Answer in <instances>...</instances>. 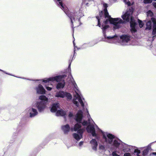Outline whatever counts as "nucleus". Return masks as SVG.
Returning a JSON list of instances; mask_svg holds the SVG:
<instances>
[{
	"label": "nucleus",
	"instance_id": "393cba45",
	"mask_svg": "<svg viewBox=\"0 0 156 156\" xmlns=\"http://www.w3.org/2000/svg\"><path fill=\"white\" fill-rule=\"evenodd\" d=\"M64 97H66L68 99L70 100L72 98V96L70 93L65 92Z\"/></svg>",
	"mask_w": 156,
	"mask_h": 156
},
{
	"label": "nucleus",
	"instance_id": "ea45409f",
	"mask_svg": "<svg viewBox=\"0 0 156 156\" xmlns=\"http://www.w3.org/2000/svg\"><path fill=\"white\" fill-rule=\"evenodd\" d=\"M103 6L104 8V10H105V9H106V10H107V8L108 7V5L107 4L104 3L103 4Z\"/></svg>",
	"mask_w": 156,
	"mask_h": 156
},
{
	"label": "nucleus",
	"instance_id": "412c9836",
	"mask_svg": "<svg viewBox=\"0 0 156 156\" xmlns=\"http://www.w3.org/2000/svg\"><path fill=\"white\" fill-rule=\"evenodd\" d=\"M73 136L74 138L78 141L80 140L83 137L82 135H80L76 133H74L73 134Z\"/></svg>",
	"mask_w": 156,
	"mask_h": 156
},
{
	"label": "nucleus",
	"instance_id": "c85d7f7f",
	"mask_svg": "<svg viewBox=\"0 0 156 156\" xmlns=\"http://www.w3.org/2000/svg\"><path fill=\"white\" fill-rule=\"evenodd\" d=\"M156 34V26H153V31L152 32V35H154L153 36V38L156 36L155 35Z\"/></svg>",
	"mask_w": 156,
	"mask_h": 156
},
{
	"label": "nucleus",
	"instance_id": "bb28decb",
	"mask_svg": "<svg viewBox=\"0 0 156 156\" xmlns=\"http://www.w3.org/2000/svg\"><path fill=\"white\" fill-rule=\"evenodd\" d=\"M78 100L80 102V104H81V105L82 107H83L84 106V104L83 103V101L82 100V98L80 97V96L78 94Z\"/></svg>",
	"mask_w": 156,
	"mask_h": 156
},
{
	"label": "nucleus",
	"instance_id": "6e6d98bb",
	"mask_svg": "<svg viewBox=\"0 0 156 156\" xmlns=\"http://www.w3.org/2000/svg\"><path fill=\"white\" fill-rule=\"evenodd\" d=\"M114 2H115L117 0H113Z\"/></svg>",
	"mask_w": 156,
	"mask_h": 156
},
{
	"label": "nucleus",
	"instance_id": "72a5a7b5",
	"mask_svg": "<svg viewBox=\"0 0 156 156\" xmlns=\"http://www.w3.org/2000/svg\"><path fill=\"white\" fill-rule=\"evenodd\" d=\"M151 20L153 23V26H156V18L152 17Z\"/></svg>",
	"mask_w": 156,
	"mask_h": 156
},
{
	"label": "nucleus",
	"instance_id": "e433bc0d",
	"mask_svg": "<svg viewBox=\"0 0 156 156\" xmlns=\"http://www.w3.org/2000/svg\"><path fill=\"white\" fill-rule=\"evenodd\" d=\"M152 2V0H144V2L145 4L151 3Z\"/></svg>",
	"mask_w": 156,
	"mask_h": 156
},
{
	"label": "nucleus",
	"instance_id": "a878e982",
	"mask_svg": "<svg viewBox=\"0 0 156 156\" xmlns=\"http://www.w3.org/2000/svg\"><path fill=\"white\" fill-rule=\"evenodd\" d=\"M120 145V143L117 140H115L113 143V145L115 147L117 148Z\"/></svg>",
	"mask_w": 156,
	"mask_h": 156
},
{
	"label": "nucleus",
	"instance_id": "423d86ee",
	"mask_svg": "<svg viewBox=\"0 0 156 156\" xmlns=\"http://www.w3.org/2000/svg\"><path fill=\"white\" fill-rule=\"evenodd\" d=\"M83 116V112L81 110L78 111L76 115L75 116L74 119L77 122L79 123H81Z\"/></svg>",
	"mask_w": 156,
	"mask_h": 156
},
{
	"label": "nucleus",
	"instance_id": "c9c22d12",
	"mask_svg": "<svg viewBox=\"0 0 156 156\" xmlns=\"http://www.w3.org/2000/svg\"><path fill=\"white\" fill-rule=\"evenodd\" d=\"M138 23H139V24L140 26V28L142 27L144 25V24L143 23L142 21L140 20H138Z\"/></svg>",
	"mask_w": 156,
	"mask_h": 156
},
{
	"label": "nucleus",
	"instance_id": "dca6fc26",
	"mask_svg": "<svg viewBox=\"0 0 156 156\" xmlns=\"http://www.w3.org/2000/svg\"><path fill=\"white\" fill-rule=\"evenodd\" d=\"M130 37L127 35H122L120 37L121 39L123 41L127 42L130 40Z\"/></svg>",
	"mask_w": 156,
	"mask_h": 156
},
{
	"label": "nucleus",
	"instance_id": "864d4df0",
	"mask_svg": "<svg viewBox=\"0 0 156 156\" xmlns=\"http://www.w3.org/2000/svg\"><path fill=\"white\" fill-rule=\"evenodd\" d=\"M71 64V62H70L69 65V67H68L69 69H70Z\"/></svg>",
	"mask_w": 156,
	"mask_h": 156
},
{
	"label": "nucleus",
	"instance_id": "ddd939ff",
	"mask_svg": "<svg viewBox=\"0 0 156 156\" xmlns=\"http://www.w3.org/2000/svg\"><path fill=\"white\" fill-rule=\"evenodd\" d=\"M63 78V76L59 75L57 76H55L53 77H51L52 81L53 82L54 81H56L57 82L60 81Z\"/></svg>",
	"mask_w": 156,
	"mask_h": 156
},
{
	"label": "nucleus",
	"instance_id": "0eeeda50",
	"mask_svg": "<svg viewBox=\"0 0 156 156\" xmlns=\"http://www.w3.org/2000/svg\"><path fill=\"white\" fill-rule=\"evenodd\" d=\"M86 130L87 132L91 133L93 136H96L95 128L93 125H88L86 128Z\"/></svg>",
	"mask_w": 156,
	"mask_h": 156
},
{
	"label": "nucleus",
	"instance_id": "79ce46f5",
	"mask_svg": "<svg viewBox=\"0 0 156 156\" xmlns=\"http://www.w3.org/2000/svg\"><path fill=\"white\" fill-rule=\"evenodd\" d=\"M112 156H119V155L117 154L116 153V151H114L112 153Z\"/></svg>",
	"mask_w": 156,
	"mask_h": 156
},
{
	"label": "nucleus",
	"instance_id": "2f4dec72",
	"mask_svg": "<svg viewBox=\"0 0 156 156\" xmlns=\"http://www.w3.org/2000/svg\"><path fill=\"white\" fill-rule=\"evenodd\" d=\"M51 77L45 79H44L43 80V82L44 83H47L49 82V81H52Z\"/></svg>",
	"mask_w": 156,
	"mask_h": 156
},
{
	"label": "nucleus",
	"instance_id": "6e6552de",
	"mask_svg": "<svg viewBox=\"0 0 156 156\" xmlns=\"http://www.w3.org/2000/svg\"><path fill=\"white\" fill-rule=\"evenodd\" d=\"M36 90L37 93L38 94H45L46 90L41 84H39L37 87L36 88Z\"/></svg>",
	"mask_w": 156,
	"mask_h": 156
},
{
	"label": "nucleus",
	"instance_id": "1a4fd4ad",
	"mask_svg": "<svg viewBox=\"0 0 156 156\" xmlns=\"http://www.w3.org/2000/svg\"><path fill=\"white\" fill-rule=\"evenodd\" d=\"M28 112H29L30 116V117H34L38 114L37 110L33 108L30 109L28 110Z\"/></svg>",
	"mask_w": 156,
	"mask_h": 156
},
{
	"label": "nucleus",
	"instance_id": "2eb2a0df",
	"mask_svg": "<svg viewBox=\"0 0 156 156\" xmlns=\"http://www.w3.org/2000/svg\"><path fill=\"white\" fill-rule=\"evenodd\" d=\"M65 92L62 91H60L56 93L55 96L56 97L64 98Z\"/></svg>",
	"mask_w": 156,
	"mask_h": 156
},
{
	"label": "nucleus",
	"instance_id": "4c0bfd02",
	"mask_svg": "<svg viewBox=\"0 0 156 156\" xmlns=\"http://www.w3.org/2000/svg\"><path fill=\"white\" fill-rule=\"evenodd\" d=\"M91 0H83V3L85 4L87 6H88V3L87 2H89Z\"/></svg>",
	"mask_w": 156,
	"mask_h": 156
},
{
	"label": "nucleus",
	"instance_id": "f8f14e48",
	"mask_svg": "<svg viewBox=\"0 0 156 156\" xmlns=\"http://www.w3.org/2000/svg\"><path fill=\"white\" fill-rule=\"evenodd\" d=\"M62 128L63 130L64 133L65 134H67L69 131L70 127L69 124H66L65 125L63 126L62 127Z\"/></svg>",
	"mask_w": 156,
	"mask_h": 156
},
{
	"label": "nucleus",
	"instance_id": "6ab92c4d",
	"mask_svg": "<svg viewBox=\"0 0 156 156\" xmlns=\"http://www.w3.org/2000/svg\"><path fill=\"white\" fill-rule=\"evenodd\" d=\"M39 99L41 100V101H43L44 103H47L48 101V98L44 95H41L40 96Z\"/></svg>",
	"mask_w": 156,
	"mask_h": 156
},
{
	"label": "nucleus",
	"instance_id": "9d476101",
	"mask_svg": "<svg viewBox=\"0 0 156 156\" xmlns=\"http://www.w3.org/2000/svg\"><path fill=\"white\" fill-rule=\"evenodd\" d=\"M90 143L92 144V148L93 150L96 151L98 145V142L94 139H93L90 141Z\"/></svg>",
	"mask_w": 156,
	"mask_h": 156
},
{
	"label": "nucleus",
	"instance_id": "f704fd0d",
	"mask_svg": "<svg viewBox=\"0 0 156 156\" xmlns=\"http://www.w3.org/2000/svg\"><path fill=\"white\" fill-rule=\"evenodd\" d=\"M76 99H73V103L77 107H79V103L78 102L76 101Z\"/></svg>",
	"mask_w": 156,
	"mask_h": 156
},
{
	"label": "nucleus",
	"instance_id": "aec40b11",
	"mask_svg": "<svg viewBox=\"0 0 156 156\" xmlns=\"http://www.w3.org/2000/svg\"><path fill=\"white\" fill-rule=\"evenodd\" d=\"M65 82L64 80L63 83H58L56 86V88L57 89H58L61 88H63L65 86Z\"/></svg>",
	"mask_w": 156,
	"mask_h": 156
},
{
	"label": "nucleus",
	"instance_id": "7ed1b4c3",
	"mask_svg": "<svg viewBox=\"0 0 156 156\" xmlns=\"http://www.w3.org/2000/svg\"><path fill=\"white\" fill-rule=\"evenodd\" d=\"M130 27H131L130 31L132 33H134L137 31L136 28V26L137 23L136 22L133 16H131L130 22Z\"/></svg>",
	"mask_w": 156,
	"mask_h": 156
},
{
	"label": "nucleus",
	"instance_id": "473e14b6",
	"mask_svg": "<svg viewBox=\"0 0 156 156\" xmlns=\"http://www.w3.org/2000/svg\"><path fill=\"white\" fill-rule=\"evenodd\" d=\"M153 13L151 10H149L147 12V15L148 16L152 17L153 16Z\"/></svg>",
	"mask_w": 156,
	"mask_h": 156
},
{
	"label": "nucleus",
	"instance_id": "20e7f679",
	"mask_svg": "<svg viewBox=\"0 0 156 156\" xmlns=\"http://www.w3.org/2000/svg\"><path fill=\"white\" fill-rule=\"evenodd\" d=\"M130 12L127 11L122 16V17L123 19L126 21V22H129V21L130 18H131L130 12H131L132 14L133 12L134 9L133 7H131L129 9Z\"/></svg>",
	"mask_w": 156,
	"mask_h": 156
},
{
	"label": "nucleus",
	"instance_id": "4be33fe9",
	"mask_svg": "<svg viewBox=\"0 0 156 156\" xmlns=\"http://www.w3.org/2000/svg\"><path fill=\"white\" fill-rule=\"evenodd\" d=\"M57 115H60L62 116H65L66 114V112L63 110H58L56 112Z\"/></svg>",
	"mask_w": 156,
	"mask_h": 156
},
{
	"label": "nucleus",
	"instance_id": "cd10ccee",
	"mask_svg": "<svg viewBox=\"0 0 156 156\" xmlns=\"http://www.w3.org/2000/svg\"><path fill=\"white\" fill-rule=\"evenodd\" d=\"M107 137L109 139V140H112L115 138V136L112 134L110 133H109L107 135Z\"/></svg>",
	"mask_w": 156,
	"mask_h": 156
},
{
	"label": "nucleus",
	"instance_id": "a211bd4d",
	"mask_svg": "<svg viewBox=\"0 0 156 156\" xmlns=\"http://www.w3.org/2000/svg\"><path fill=\"white\" fill-rule=\"evenodd\" d=\"M58 107V103L54 104L51 108V112H55L57 111V108Z\"/></svg>",
	"mask_w": 156,
	"mask_h": 156
},
{
	"label": "nucleus",
	"instance_id": "58836bf2",
	"mask_svg": "<svg viewBox=\"0 0 156 156\" xmlns=\"http://www.w3.org/2000/svg\"><path fill=\"white\" fill-rule=\"evenodd\" d=\"M81 123H82V125L83 126H85L87 125L88 124V122L86 121H84L83 122H81Z\"/></svg>",
	"mask_w": 156,
	"mask_h": 156
},
{
	"label": "nucleus",
	"instance_id": "f257e3e1",
	"mask_svg": "<svg viewBox=\"0 0 156 156\" xmlns=\"http://www.w3.org/2000/svg\"><path fill=\"white\" fill-rule=\"evenodd\" d=\"M104 12V17L105 18H106V20L104 21V23L105 24H108L109 22L110 24L114 25L115 27H114V28L118 29L120 27L119 23H123V21L121 19L119 20L118 18H113L111 17V16L109 15L108 10L105 9L103 10Z\"/></svg>",
	"mask_w": 156,
	"mask_h": 156
},
{
	"label": "nucleus",
	"instance_id": "5fc2aeb1",
	"mask_svg": "<svg viewBox=\"0 0 156 156\" xmlns=\"http://www.w3.org/2000/svg\"><path fill=\"white\" fill-rule=\"evenodd\" d=\"M73 44L75 46V43L74 42V41H73Z\"/></svg>",
	"mask_w": 156,
	"mask_h": 156
},
{
	"label": "nucleus",
	"instance_id": "4468645a",
	"mask_svg": "<svg viewBox=\"0 0 156 156\" xmlns=\"http://www.w3.org/2000/svg\"><path fill=\"white\" fill-rule=\"evenodd\" d=\"M81 123L78 122L74 125L73 128H71V130L72 131H73V130L75 131H76L77 130L81 129Z\"/></svg>",
	"mask_w": 156,
	"mask_h": 156
},
{
	"label": "nucleus",
	"instance_id": "f03ea898",
	"mask_svg": "<svg viewBox=\"0 0 156 156\" xmlns=\"http://www.w3.org/2000/svg\"><path fill=\"white\" fill-rule=\"evenodd\" d=\"M61 0H57L58 2H59L58 5H60L61 6V8L64 11L66 15L71 20L72 26L73 27V31H74V27L73 25V20H75L76 18H78V15L79 12H75L73 13L70 12L68 8L65 6V5H63L62 2H60Z\"/></svg>",
	"mask_w": 156,
	"mask_h": 156
},
{
	"label": "nucleus",
	"instance_id": "b1692460",
	"mask_svg": "<svg viewBox=\"0 0 156 156\" xmlns=\"http://www.w3.org/2000/svg\"><path fill=\"white\" fill-rule=\"evenodd\" d=\"M103 138L105 140V142L108 143L109 144H111L112 142V140H109L107 139L106 136L105 134L103 135Z\"/></svg>",
	"mask_w": 156,
	"mask_h": 156
},
{
	"label": "nucleus",
	"instance_id": "39448f33",
	"mask_svg": "<svg viewBox=\"0 0 156 156\" xmlns=\"http://www.w3.org/2000/svg\"><path fill=\"white\" fill-rule=\"evenodd\" d=\"M47 103L43 101H38L36 103V107L39 112L44 111L46 107Z\"/></svg>",
	"mask_w": 156,
	"mask_h": 156
},
{
	"label": "nucleus",
	"instance_id": "8fccbe9b",
	"mask_svg": "<svg viewBox=\"0 0 156 156\" xmlns=\"http://www.w3.org/2000/svg\"><path fill=\"white\" fill-rule=\"evenodd\" d=\"M83 141H80L79 144V145L80 146H81V145H82L83 144Z\"/></svg>",
	"mask_w": 156,
	"mask_h": 156
},
{
	"label": "nucleus",
	"instance_id": "f3484780",
	"mask_svg": "<svg viewBox=\"0 0 156 156\" xmlns=\"http://www.w3.org/2000/svg\"><path fill=\"white\" fill-rule=\"evenodd\" d=\"M108 24H105L104 23V21L101 25L102 27V29L103 32V34H105V31L106 29L109 27V25H107Z\"/></svg>",
	"mask_w": 156,
	"mask_h": 156
},
{
	"label": "nucleus",
	"instance_id": "a18cd8bd",
	"mask_svg": "<svg viewBox=\"0 0 156 156\" xmlns=\"http://www.w3.org/2000/svg\"><path fill=\"white\" fill-rule=\"evenodd\" d=\"M126 4L128 6H130L131 5H132L133 4V3H132V4H131L130 2L129 1L127 2Z\"/></svg>",
	"mask_w": 156,
	"mask_h": 156
},
{
	"label": "nucleus",
	"instance_id": "5701e85b",
	"mask_svg": "<svg viewBox=\"0 0 156 156\" xmlns=\"http://www.w3.org/2000/svg\"><path fill=\"white\" fill-rule=\"evenodd\" d=\"M146 29H148L150 30L152 28V22L151 21L149 20L148 21L146 24Z\"/></svg>",
	"mask_w": 156,
	"mask_h": 156
},
{
	"label": "nucleus",
	"instance_id": "3c124183",
	"mask_svg": "<svg viewBox=\"0 0 156 156\" xmlns=\"http://www.w3.org/2000/svg\"><path fill=\"white\" fill-rule=\"evenodd\" d=\"M153 5L154 7L156 8V2L153 3Z\"/></svg>",
	"mask_w": 156,
	"mask_h": 156
},
{
	"label": "nucleus",
	"instance_id": "13d9d810",
	"mask_svg": "<svg viewBox=\"0 0 156 156\" xmlns=\"http://www.w3.org/2000/svg\"><path fill=\"white\" fill-rule=\"evenodd\" d=\"M0 71H2L1 69H0Z\"/></svg>",
	"mask_w": 156,
	"mask_h": 156
},
{
	"label": "nucleus",
	"instance_id": "09e8293b",
	"mask_svg": "<svg viewBox=\"0 0 156 156\" xmlns=\"http://www.w3.org/2000/svg\"><path fill=\"white\" fill-rule=\"evenodd\" d=\"M103 13V11H101L99 12V15L101 18L102 17V15Z\"/></svg>",
	"mask_w": 156,
	"mask_h": 156
},
{
	"label": "nucleus",
	"instance_id": "a19ab883",
	"mask_svg": "<svg viewBox=\"0 0 156 156\" xmlns=\"http://www.w3.org/2000/svg\"><path fill=\"white\" fill-rule=\"evenodd\" d=\"M99 148L100 149L104 150H105V147L104 146L102 145H100L99 146Z\"/></svg>",
	"mask_w": 156,
	"mask_h": 156
},
{
	"label": "nucleus",
	"instance_id": "4d7b16f0",
	"mask_svg": "<svg viewBox=\"0 0 156 156\" xmlns=\"http://www.w3.org/2000/svg\"><path fill=\"white\" fill-rule=\"evenodd\" d=\"M154 0L155 1H156V0Z\"/></svg>",
	"mask_w": 156,
	"mask_h": 156
},
{
	"label": "nucleus",
	"instance_id": "c756f323",
	"mask_svg": "<svg viewBox=\"0 0 156 156\" xmlns=\"http://www.w3.org/2000/svg\"><path fill=\"white\" fill-rule=\"evenodd\" d=\"M96 18L97 19L98 21L97 26L99 27H101V25L100 23V17L99 16H96Z\"/></svg>",
	"mask_w": 156,
	"mask_h": 156
},
{
	"label": "nucleus",
	"instance_id": "603ef678",
	"mask_svg": "<svg viewBox=\"0 0 156 156\" xmlns=\"http://www.w3.org/2000/svg\"><path fill=\"white\" fill-rule=\"evenodd\" d=\"M152 154L156 156V152H153L152 153Z\"/></svg>",
	"mask_w": 156,
	"mask_h": 156
},
{
	"label": "nucleus",
	"instance_id": "c03bdc74",
	"mask_svg": "<svg viewBox=\"0 0 156 156\" xmlns=\"http://www.w3.org/2000/svg\"><path fill=\"white\" fill-rule=\"evenodd\" d=\"M124 156H131V154L129 153H125L124 154Z\"/></svg>",
	"mask_w": 156,
	"mask_h": 156
},
{
	"label": "nucleus",
	"instance_id": "7c9ffc66",
	"mask_svg": "<svg viewBox=\"0 0 156 156\" xmlns=\"http://www.w3.org/2000/svg\"><path fill=\"white\" fill-rule=\"evenodd\" d=\"M77 133L80 135H82L83 136V134L84 132V129H80L77 130Z\"/></svg>",
	"mask_w": 156,
	"mask_h": 156
},
{
	"label": "nucleus",
	"instance_id": "9b49d317",
	"mask_svg": "<svg viewBox=\"0 0 156 156\" xmlns=\"http://www.w3.org/2000/svg\"><path fill=\"white\" fill-rule=\"evenodd\" d=\"M156 141L154 142H153L149 144L148 146L146 147L145 149L143 151V152L142 155L144 156H145L147 155L149 152V150L151 149V145L152 144H154V143H156Z\"/></svg>",
	"mask_w": 156,
	"mask_h": 156
},
{
	"label": "nucleus",
	"instance_id": "de8ad7c7",
	"mask_svg": "<svg viewBox=\"0 0 156 156\" xmlns=\"http://www.w3.org/2000/svg\"><path fill=\"white\" fill-rule=\"evenodd\" d=\"M46 88L48 90H51L52 89L51 88L49 87H46Z\"/></svg>",
	"mask_w": 156,
	"mask_h": 156
},
{
	"label": "nucleus",
	"instance_id": "49530a36",
	"mask_svg": "<svg viewBox=\"0 0 156 156\" xmlns=\"http://www.w3.org/2000/svg\"><path fill=\"white\" fill-rule=\"evenodd\" d=\"M73 116V114L71 112H70L69 115V117L70 118L71 117Z\"/></svg>",
	"mask_w": 156,
	"mask_h": 156
},
{
	"label": "nucleus",
	"instance_id": "37998d69",
	"mask_svg": "<svg viewBox=\"0 0 156 156\" xmlns=\"http://www.w3.org/2000/svg\"><path fill=\"white\" fill-rule=\"evenodd\" d=\"M105 38H106L108 39H113L114 38V36H109L107 37H105Z\"/></svg>",
	"mask_w": 156,
	"mask_h": 156
}]
</instances>
